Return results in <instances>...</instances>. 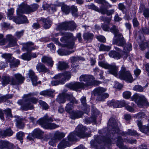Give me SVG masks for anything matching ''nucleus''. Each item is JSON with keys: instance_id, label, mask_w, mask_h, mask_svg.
I'll return each mask as SVG.
<instances>
[{"instance_id": "1", "label": "nucleus", "mask_w": 149, "mask_h": 149, "mask_svg": "<svg viewBox=\"0 0 149 149\" xmlns=\"http://www.w3.org/2000/svg\"><path fill=\"white\" fill-rule=\"evenodd\" d=\"M33 95V94L32 93L25 94L22 97L23 100H20L18 101L17 103L21 105L22 109L26 110L33 109V106L31 103L36 104L38 100L35 97H31Z\"/></svg>"}, {"instance_id": "2", "label": "nucleus", "mask_w": 149, "mask_h": 149, "mask_svg": "<svg viewBox=\"0 0 149 149\" xmlns=\"http://www.w3.org/2000/svg\"><path fill=\"white\" fill-rule=\"evenodd\" d=\"M87 129L81 124L78 125L74 131L70 133L68 136L70 141H73L76 139L77 136L81 138L89 136L90 135L86 133Z\"/></svg>"}, {"instance_id": "3", "label": "nucleus", "mask_w": 149, "mask_h": 149, "mask_svg": "<svg viewBox=\"0 0 149 149\" xmlns=\"http://www.w3.org/2000/svg\"><path fill=\"white\" fill-rule=\"evenodd\" d=\"M109 132H107L106 136V137H104L103 136L101 135H95L94 136L95 141L91 140V146L92 147L97 148V147L98 144H100L103 142L105 144H109L111 143L112 141L111 139V137H112L111 135H110L111 134L110 133V135H109Z\"/></svg>"}, {"instance_id": "4", "label": "nucleus", "mask_w": 149, "mask_h": 149, "mask_svg": "<svg viewBox=\"0 0 149 149\" xmlns=\"http://www.w3.org/2000/svg\"><path fill=\"white\" fill-rule=\"evenodd\" d=\"M58 35L63 36H64L60 39L61 42L65 43L63 47H66L68 49H72L75 47L74 43L73 42H69V39L72 38L73 35L72 33H56L55 34L56 36Z\"/></svg>"}, {"instance_id": "5", "label": "nucleus", "mask_w": 149, "mask_h": 149, "mask_svg": "<svg viewBox=\"0 0 149 149\" xmlns=\"http://www.w3.org/2000/svg\"><path fill=\"white\" fill-rule=\"evenodd\" d=\"M53 121L52 118H48L47 116L46 115L42 118L40 119L38 123L44 128L46 129H54L59 127L58 125L53 123H49Z\"/></svg>"}, {"instance_id": "6", "label": "nucleus", "mask_w": 149, "mask_h": 149, "mask_svg": "<svg viewBox=\"0 0 149 149\" xmlns=\"http://www.w3.org/2000/svg\"><path fill=\"white\" fill-rule=\"evenodd\" d=\"M79 80L85 82V86L97 85L101 83V82L95 80L94 77L91 75H82L79 77Z\"/></svg>"}, {"instance_id": "7", "label": "nucleus", "mask_w": 149, "mask_h": 149, "mask_svg": "<svg viewBox=\"0 0 149 149\" xmlns=\"http://www.w3.org/2000/svg\"><path fill=\"white\" fill-rule=\"evenodd\" d=\"M131 99L140 107L149 106V103L143 95L136 93L132 97Z\"/></svg>"}, {"instance_id": "8", "label": "nucleus", "mask_w": 149, "mask_h": 149, "mask_svg": "<svg viewBox=\"0 0 149 149\" xmlns=\"http://www.w3.org/2000/svg\"><path fill=\"white\" fill-rule=\"evenodd\" d=\"M77 27L76 24L72 21L65 22L58 25L56 29L58 31L70 30L73 31Z\"/></svg>"}, {"instance_id": "9", "label": "nucleus", "mask_w": 149, "mask_h": 149, "mask_svg": "<svg viewBox=\"0 0 149 149\" xmlns=\"http://www.w3.org/2000/svg\"><path fill=\"white\" fill-rule=\"evenodd\" d=\"M99 65L101 67L108 69V72L109 73L116 77L118 75V66H116L115 64H111L109 65L101 62H99Z\"/></svg>"}, {"instance_id": "10", "label": "nucleus", "mask_w": 149, "mask_h": 149, "mask_svg": "<svg viewBox=\"0 0 149 149\" xmlns=\"http://www.w3.org/2000/svg\"><path fill=\"white\" fill-rule=\"evenodd\" d=\"M108 127L109 129L111 130V131L109 132H111L113 136L116 133H119L118 122L114 118H111L109 119Z\"/></svg>"}, {"instance_id": "11", "label": "nucleus", "mask_w": 149, "mask_h": 149, "mask_svg": "<svg viewBox=\"0 0 149 149\" xmlns=\"http://www.w3.org/2000/svg\"><path fill=\"white\" fill-rule=\"evenodd\" d=\"M6 39L3 38L0 40V45H2L6 44L7 40L9 42L8 46L9 47H12L16 45L17 44V39L14 38L11 35H8L6 36Z\"/></svg>"}, {"instance_id": "12", "label": "nucleus", "mask_w": 149, "mask_h": 149, "mask_svg": "<svg viewBox=\"0 0 149 149\" xmlns=\"http://www.w3.org/2000/svg\"><path fill=\"white\" fill-rule=\"evenodd\" d=\"M67 99L70 101V102L67 104L65 107L66 111L70 114L73 111L74 104H77L78 101L76 100L72 95H68L66 97Z\"/></svg>"}, {"instance_id": "13", "label": "nucleus", "mask_w": 149, "mask_h": 149, "mask_svg": "<svg viewBox=\"0 0 149 149\" xmlns=\"http://www.w3.org/2000/svg\"><path fill=\"white\" fill-rule=\"evenodd\" d=\"M119 78L121 79L125 80L130 83H132L134 81L130 72L128 71H126L125 68H123L119 73Z\"/></svg>"}, {"instance_id": "14", "label": "nucleus", "mask_w": 149, "mask_h": 149, "mask_svg": "<svg viewBox=\"0 0 149 149\" xmlns=\"http://www.w3.org/2000/svg\"><path fill=\"white\" fill-rule=\"evenodd\" d=\"M113 43L119 46H123L125 43V41L122 34L119 32L115 34Z\"/></svg>"}, {"instance_id": "15", "label": "nucleus", "mask_w": 149, "mask_h": 149, "mask_svg": "<svg viewBox=\"0 0 149 149\" xmlns=\"http://www.w3.org/2000/svg\"><path fill=\"white\" fill-rule=\"evenodd\" d=\"M15 79L14 78H12L11 85H17L23 83L24 78L22 75L19 73L15 74L14 75Z\"/></svg>"}, {"instance_id": "16", "label": "nucleus", "mask_w": 149, "mask_h": 149, "mask_svg": "<svg viewBox=\"0 0 149 149\" xmlns=\"http://www.w3.org/2000/svg\"><path fill=\"white\" fill-rule=\"evenodd\" d=\"M65 86L70 89L77 91L79 89H83L84 88L85 85L84 83L79 82H76L74 83H70L65 85Z\"/></svg>"}, {"instance_id": "17", "label": "nucleus", "mask_w": 149, "mask_h": 149, "mask_svg": "<svg viewBox=\"0 0 149 149\" xmlns=\"http://www.w3.org/2000/svg\"><path fill=\"white\" fill-rule=\"evenodd\" d=\"M100 112L96 109L92 110V116L91 118H86L85 121L86 124H88L91 123H95L96 122V116L99 114Z\"/></svg>"}, {"instance_id": "18", "label": "nucleus", "mask_w": 149, "mask_h": 149, "mask_svg": "<svg viewBox=\"0 0 149 149\" xmlns=\"http://www.w3.org/2000/svg\"><path fill=\"white\" fill-rule=\"evenodd\" d=\"M17 8V14L20 13L29 14V6L24 3H22L18 6Z\"/></svg>"}, {"instance_id": "19", "label": "nucleus", "mask_w": 149, "mask_h": 149, "mask_svg": "<svg viewBox=\"0 0 149 149\" xmlns=\"http://www.w3.org/2000/svg\"><path fill=\"white\" fill-rule=\"evenodd\" d=\"M38 48V47L34 46L33 43L29 42L25 43H23L22 49L24 51L29 52L35 49H37Z\"/></svg>"}, {"instance_id": "20", "label": "nucleus", "mask_w": 149, "mask_h": 149, "mask_svg": "<svg viewBox=\"0 0 149 149\" xmlns=\"http://www.w3.org/2000/svg\"><path fill=\"white\" fill-rule=\"evenodd\" d=\"M71 77V74L70 72H65L63 73H59L55 75L53 78L57 79H60L64 78L65 79V82L66 80L69 79Z\"/></svg>"}, {"instance_id": "21", "label": "nucleus", "mask_w": 149, "mask_h": 149, "mask_svg": "<svg viewBox=\"0 0 149 149\" xmlns=\"http://www.w3.org/2000/svg\"><path fill=\"white\" fill-rule=\"evenodd\" d=\"M18 16L17 18L14 19V21L16 23L18 24H23L27 22V19L26 17L21 15L17 14Z\"/></svg>"}, {"instance_id": "22", "label": "nucleus", "mask_w": 149, "mask_h": 149, "mask_svg": "<svg viewBox=\"0 0 149 149\" xmlns=\"http://www.w3.org/2000/svg\"><path fill=\"white\" fill-rule=\"evenodd\" d=\"M7 148L9 149H14L13 145L7 141L1 140L0 141V148L1 149Z\"/></svg>"}, {"instance_id": "23", "label": "nucleus", "mask_w": 149, "mask_h": 149, "mask_svg": "<svg viewBox=\"0 0 149 149\" xmlns=\"http://www.w3.org/2000/svg\"><path fill=\"white\" fill-rule=\"evenodd\" d=\"M40 21L43 23V27L45 29L50 28L52 24V21L49 17L47 18H41Z\"/></svg>"}, {"instance_id": "24", "label": "nucleus", "mask_w": 149, "mask_h": 149, "mask_svg": "<svg viewBox=\"0 0 149 149\" xmlns=\"http://www.w3.org/2000/svg\"><path fill=\"white\" fill-rule=\"evenodd\" d=\"M71 118L73 119H75L81 118L83 115V113L78 110L72 111L70 114Z\"/></svg>"}, {"instance_id": "25", "label": "nucleus", "mask_w": 149, "mask_h": 149, "mask_svg": "<svg viewBox=\"0 0 149 149\" xmlns=\"http://www.w3.org/2000/svg\"><path fill=\"white\" fill-rule=\"evenodd\" d=\"M36 67L37 70L39 72H50L49 70L45 67V65L40 63H38Z\"/></svg>"}, {"instance_id": "26", "label": "nucleus", "mask_w": 149, "mask_h": 149, "mask_svg": "<svg viewBox=\"0 0 149 149\" xmlns=\"http://www.w3.org/2000/svg\"><path fill=\"white\" fill-rule=\"evenodd\" d=\"M80 100L83 106V109L85 113H88L90 111V108L89 106L86 104V97L84 96L82 97L81 98Z\"/></svg>"}, {"instance_id": "27", "label": "nucleus", "mask_w": 149, "mask_h": 149, "mask_svg": "<svg viewBox=\"0 0 149 149\" xmlns=\"http://www.w3.org/2000/svg\"><path fill=\"white\" fill-rule=\"evenodd\" d=\"M137 125L141 132L146 134L149 133V127L148 126H143L142 122L141 121H137Z\"/></svg>"}, {"instance_id": "28", "label": "nucleus", "mask_w": 149, "mask_h": 149, "mask_svg": "<svg viewBox=\"0 0 149 149\" xmlns=\"http://www.w3.org/2000/svg\"><path fill=\"white\" fill-rule=\"evenodd\" d=\"M115 12L114 9L110 10H107L106 8L103 7L102 6L100 7V13L102 14H106L107 16H110L113 14Z\"/></svg>"}, {"instance_id": "29", "label": "nucleus", "mask_w": 149, "mask_h": 149, "mask_svg": "<svg viewBox=\"0 0 149 149\" xmlns=\"http://www.w3.org/2000/svg\"><path fill=\"white\" fill-rule=\"evenodd\" d=\"M8 62L10 63V68L17 67L19 64L20 61L17 59H15L14 57H13L9 59L8 61Z\"/></svg>"}, {"instance_id": "30", "label": "nucleus", "mask_w": 149, "mask_h": 149, "mask_svg": "<svg viewBox=\"0 0 149 149\" xmlns=\"http://www.w3.org/2000/svg\"><path fill=\"white\" fill-rule=\"evenodd\" d=\"M70 145V144L67 140L63 139L59 143L57 147L59 149H63Z\"/></svg>"}, {"instance_id": "31", "label": "nucleus", "mask_w": 149, "mask_h": 149, "mask_svg": "<svg viewBox=\"0 0 149 149\" xmlns=\"http://www.w3.org/2000/svg\"><path fill=\"white\" fill-rule=\"evenodd\" d=\"M94 36V35L93 33L89 32L85 33L83 35L84 39L88 42H91L92 41Z\"/></svg>"}, {"instance_id": "32", "label": "nucleus", "mask_w": 149, "mask_h": 149, "mask_svg": "<svg viewBox=\"0 0 149 149\" xmlns=\"http://www.w3.org/2000/svg\"><path fill=\"white\" fill-rule=\"evenodd\" d=\"M121 134L123 136H125L127 135L134 136H139V134L136 131L130 129L128 130L127 132H122Z\"/></svg>"}, {"instance_id": "33", "label": "nucleus", "mask_w": 149, "mask_h": 149, "mask_svg": "<svg viewBox=\"0 0 149 149\" xmlns=\"http://www.w3.org/2000/svg\"><path fill=\"white\" fill-rule=\"evenodd\" d=\"M12 78L9 76H4L2 77L1 83L3 86H5L10 83L11 85Z\"/></svg>"}, {"instance_id": "34", "label": "nucleus", "mask_w": 149, "mask_h": 149, "mask_svg": "<svg viewBox=\"0 0 149 149\" xmlns=\"http://www.w3.org/2000/svg\"><path fill=\"white\" fill-rule=\"evenodd\" d=\"M106 89L101 87L96 88L94 90V94L95 96L99 97L106 91Z\"/></svg>"}, {"instance_id": "35", "label": "nucleus", "mask_w": 149, "mask_h": 149, "mask_svg": "<svg viewBox=\"0 0 149 149\" xmlns=\"http://www.w3.org/2000/svg\"><path fill=\"white\" fill-rule=\"evenodd\" d=\"M1 131V136L3 137L11 136L13 133V132L11 130L10 128Z\"/></svg>"}, {"instance_id": "36", "label": "nucleus", "mask_w": 149, "mask_h": 149, "mask_svg": "<svg viewBox=\"0 0 149 149\" xmlns=\"http://www.w3.org/2000/svg\"><path fill=\"white\" fill-rule=\"evenodd\" d=\"M75 51L74 50L71 51L65 50L62 49H59L58 51V54L61 56L68 55L73 53Z\"/></svg>"}, {"instance_id": "37", "label": "nucleus", "mask_w": 149, "mask_h": 149, "mask_svg": "<svg viewBox=\"0 0 149 149\" xmlns=\"http://www.w3.org/2000/svg\"><path fill=\"white\" fill-rule=\"evenodd\" d=\"M117 141V146L119 147L120 149H129L126 146L123 145V140L121 136H119L118 137Z\"/></svg>"}, {"instance_id": "38", "label": "nucleus", "mask_w": 149, "mask_h": 149, "mask_svg": "<svg viewBox=\"0 0 149 149\" xmlns=\"http://www.w3.org/2000/svg\"><path fill=\"white\" fill-rule=\"evenodd\" d=\"M109 55L110 57L116 59H120L121 57L120 54L119 53L114 51H111L110 52Z\"/></svg>"}, {"instance_id": "39", "label": "nucleus", "mask_w": 149, "mask_h": 149, "mask_svg": "<svg viewBox=\"0 0 149 149\" xmlns=\"http://www.w3.org/2000/svg\"><path fill=\"white\" fill-rule=\"evenodd\" d=\"M62 11L65 14H68L70 12V7L63 3H61L60 5Z\"/></svg>"}, {"instance_id": "40", "label": "nucleus", "mask_w": 149, "mask_h": 149, "mask_svg": "<svg viewBox=\"0 0 149 149\" xmlns=\"http://www.w3.org/2000/svg\"><path fill=\"white\" fill-rule=\"evenodd\" d=\"M41 60L42 62L47 63L51 67L53 66V62L51 58L44 56L42 58Z\"/></svg>"}, {"instance_id": "41", "label": "nucleus", "mask_w": 149, "mask_h": 149, "mask_svg": "<svg viewBox=\"0 0 149 149\" xmlns=\"http://www.w3.org/2000/svg\"><path fill=\"white\" fill-rule=\"evenodd\" d=\"M68 95H70L67 94H63L59 95L57 98V101L60 103H65V99H67L66 97Z\"/></svg>"}, {"instance_id": "42", "label": "nucleus", "mask_w": 149, "mask_h": 149, "mask_svg": "<svg viewBox=\"0 0 149 149\" xmlns=\"http://www.w3.org/2000/svg\"><path fill=\"white\" fill-rule=\"evenodd\" d=\"M68 68V64L64 62H59L58 63V68L59 70H65Z\"/></svg>"}, {"instance_id": "43", "label": "nucleus", "mask_w": 149, "mask_h": 149, "mask_svg": "<svg viewBox=\"0 0 149 149\" xmlns=\"http://www.w3.org/2000/svg\"><path fill=\"white\" fill-rule=\"evenodd\" d=\"M16 122V125L17 127L20 128H23L24 127V124L22 122V119L19 117H17L15 120Z\"/></svg>"}, {"instance_id": "44", "label": "nucleus", "mask_w": 149, "mask_h": 149, "mask_svg": "<svg viewBox=\"0 0 149 149\" xmlns=\"http://www.w3.org/2000/svg\"><path fill=\"white\" fill-rule=\"evenodd\" d=\"M65 83V79L64 78L61 79L59 81H52L51 82V84L53 86L58 85L59 84H63Z\"/></svg>"}, {"instance_id": "45", "label": "nucleus", "mask_w": 149, "mask_h": 149, "mask_svg": "<svg viewBox=\"0 0 149 149\" xmlns=\"http://www.w3.org/2000/svg\"><path fill=\"white\" fill-rule=\"evenodd\" d=\"M33 132V134L36 137H41L44 133V132L39 129H35Z\"/></svg>"}, {"instance_id": "46", "label": "nucleus", "mask_w": 149, "mask_h": 149, "mask_svg": "<svg viewBox=\"0 0 149 149\" xmlns=\"http://www.w3.org/2000/svg\"><path fill=\"white\" fill-rule=\"evenodd\" d=\"M95 2L100 4H102L104 6L108 8V7L111 8V5L107 2L105 0H95Z\"/></svg>"}, {"instance_id": "47", "label": "nucleus", "mask_w": 149, "mask_h": 149, "mask_svg": "<svg viewBox=\"0 0 149 149\" xmlns=\"http://www.w3.org/2000/svg\"><path fill=\"white\" fill-rule=\"evenodd\" d=\"M109 25L110 26H111V27L110 28L109 31L113 33L114 35L119 32V30L116 26L111 24H109Z\"/></svg>"}, {"instance_id": "48", "label": "nucleus", "mask_w": 149, "mask_h": 149, "mask_svg": "<svg viewBox=\"0 0 149 149\" xmlns=\"http://www.w3.org/2000/svg\"><path fill=\"white\" fill-rule=\"evenodd\" d=\"M65 136V135L63 133L57 131L54 133V137L56 139H60L64 137Z\"/></svg>"}, {"instance_id": "49", "label": "nucleus", "mask_w": 149, "mask_h": 149, "mask_svg": "<svg viewBox=\"0 0 149 149\" xmlns=\"http://www.w3.org/2000/svg\"><path fill=\"white\" fill-rule=\"evenodd\" d=\"M4 113L6 115V118L9 119L10 118L12 117V115L11 113V110L9 108L3 111Z\"/></svg>"}, {"instance_id": "50", "label": "nucleus", "mask_w": 149, "mask_h": 149, "mask_svg": "<svg viewBox=\"0 0 149 149\" xmlns=\"http://www.w3.org/2000/svg\"><path fill=\"white\" fill-rule=\"evenodd\" d=\"M111 48L110 46H106L103 44H101L99 47L100 51H109Z\"/></svg>"}, {"instance_id": "51", "label": "nucleus", "mask_w": 149, "mask_h": 149, "mask_svg": "<svg viewBox=\"0 0 149 149\" xmlns=\"http://www.w3.org/2000/svg\"><path fill=\"white\" fill-rule=\"evenodd\" d=\"M14 12V9L13 8H10L8 10V12L7 13L8 18L10 19H13V14Z\"/></svg>"}, {"instance_id": "52", "label": "nucleus", "mask_w": 149, "mask_h": 149, "mask_svg": "<svg viewBox=\"0 0 149 149\" xmlns=\"http://www.w3.org/2000/svg\"><path fill=\"white\" fill-rule=\"evenodd\" d=\"M109 96V94L107 93H103L101 95H100L97 97V100L98 101H103L104 99L108 97Z\"/></svg>"}, {"instance_id": "53", "label": "nucleus", "mask_w": 149, "mask_h": 149, "mask_svg": "<svg viewBox=\"0 0 149 149\" xmlns=\"http://www.w3.org/2000/svg\"><path fill=\"white\" fill-rule=\"evenodd\" d=\"M21 58L24 60L29 61L31 60L30 54L24 53L21 55Z\"/></svg>"}, {"instance_id": "54", "label": "nucleus", "mask_w": 149, "mask_h": 149, "mask_svg": "<svg viewBox=\"0 0 149 149\" xmlns=\"http://www.w3.org/2000/svg\"><path fill=\"white\" fill-rule=\"evenodd\" d=\"M38 7V5L36 4H33L31 6H29V13L36 10Z\"/></svg>"}, {"instance_id": "55", "label": "nucleus", "mask_w": 149, "mask_h": 149, "mask_svg": "<svg viewBox=\"0 0 149 149\" xmlns=\"http://www.w3.org/2000/svg\"><path fill=\"white\" fill-rule=\"evenodd\" d=\"M145 116V114L144 113L140 112L134 115V117L137 119H141L144 118Z\"/></svg>"}, {"instance_id": "56", "label": "nucleus", "mask_w": 149, "mask_h": 149, "mask_svg": "<svg viewBox=\"0 0 149 149\" xmlns=\"http://www.w3.org/2000/svg\"><path fill=\"white\" fill-rule=\"evenodd\" d=\"M24 32V30H22L21 31H17L16 32L15 34V36L17 38H16L17 40V39H19L23 35ZM14 38V36H13Z\"/></svg>"}, {"instance_id": "57", "label": "nucleus", "mask_w": 149, "mask_h": 149, "mask_svg": "<svg viewBox=\"0 0 149 149\" xmlns=\"http://www.w3.org/2000/svg\"><path fill=\"white\" fill-rule=\"evenodd\" d=\"M87 6L88 9H92L100 13V9H99L96 6L93 4H91L90 5H88Z\"/></svg>"}, {"instance_id": "58", "label": "nucleus", "mask_w": 149, "mask_h": 149, "mask_svg": "<svg viewBox=\"0 0 149 149\" xmlns=\"http://www.w3.org/2000/svg\"><path fill=\"white\" fill-rule=\"evenodd\" d=\"M12 54L10 53H4L2 54L1 57L6 59L7 60V61L8 62V61L11 58L13 57L12 56Z\"/></svg>"}, {"instance_id": "59", "label": "nucleus", "mask_w": 149, "mask_h": 149, "mask_svg": "<svg viewBox=\"0 0 149 149\" xmlns=\"http://www.w3.org/2000/svg\"><path fill=\"white\" fill-rule=\"evenodd\" d=\"M24 136V133L22 132H19L17 134V139L20 140L21 143L23 142V137Z\"/></svg>"}, {"instance_id": "60", "label": "nucleus", "mask_w": 149, "mask_h": 149, "mask_svg": "<svg viewBox=\"0 0 149 149\" xmlns=\"http://www.w3.org/2000/svg\"><path fill=\"white\" fill-rule=\"evenodd\" d=\"M72 13L73 16H77V7L74 6H72L71 8Z\"/></svg>"}, {"instance_id": "61", "label": "nucleus", "mask_w": 149, "mask_h": 149, "mask_svg": "<svg viewBox=\"0 0 149 149\" xmlns=\"http://www.w3.org/2000/svg\"><path fill=\"white\" fill-rule=\"evenodd\" d=\"M132 49V47L131 43H127L124 47V50L125 52L130 51Z\"/></svg>"}, {"instance_id": "62", "label": "nucleus", "mask_w": 149, "mask_h": 149, "mask_svg": "<svg viewBox=\"0 0 149 149\" xmlns=\"http://www.w3.org/2000/svg\"><path fill=\"white\" fill-rule=\"evenodd\" d=\"M133 90L136 91L140 92L143 91V88L140 85H136L133 88Z\"/></svg>"}, {"instance_id": "63", "label": "nucleus", "mask_w": 149, "mask_h": 149, "mask_svg": "<svg viewBox=\"0 0 149 149\" xmlns=\"http://www.w3.org/2000/svg\"><path fill=\"white\" fill-rule=\"evenodd\" d=\"M70 60H71V63H72V64H76V62H77V61L79 60H80V58L78 56H73L70 58Z\"/></svg>"}, {"instance_id": "64", "label": "nucleus", "mask_w": 149, "mask_h": 149, "mask_svg": "<svg viewBox=\"0 0 149 149\" xmlns=\"http://www.w3.org/2000/svg\"><path fill=\"white\" fill-rule=\"evenodd\" d=\"M131 93L128 91H126L124 92L123 93V95L124 97L126 99H128L130 98L131 95Z\"/></svg>"}]
</instances>
